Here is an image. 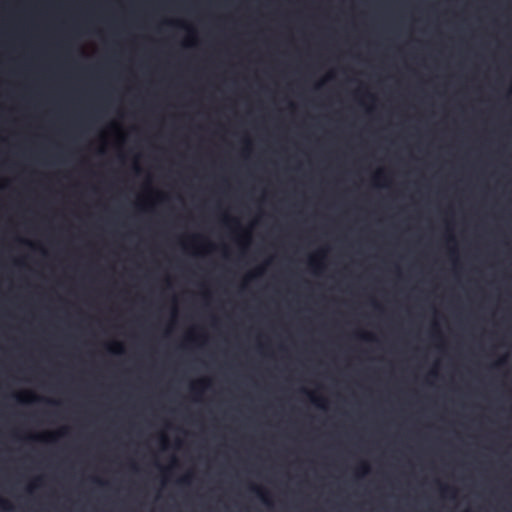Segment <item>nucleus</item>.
<instances>
[{"instance_id": "1", "label": "nucleus", "mask_w": 512, "mask_h": 512, "mask_svg": "<svg viewBox=\"0 0 512 512\" xmlns=\"http://www.w3.org/2000/svg\"><path fill=\"white\" fill-rule=\"evenodd\" d=\"M65 432H66V429H62L57 434L49 433V434H45V435H40V436H36L35 439H37L39 441H55L56 436L62 435Z\"/></svg>"}, {"instance_id": "2", "label": "nucleus", "mask_w": 512, "mask_h": 512, "mask_svg": "<svg viewBox=\"0 0 512 512\" xmlns=\"http://www.w3.org/2000/svg\"><path fill=\"white\" fill-rule=\"evenodd\" d=\"M16 399L18 402H21V403H28V402L39 400V398L36 397L32 393H26L25 397L23 395H16Z\"/></svg>"}, {"instance_id": "3", "label": "nucleus", "mask_w": 512, "mask_h": 512, "mask_svg": "<svg viewBox=\"0 0 512 512\" xmlns=\"http://www.w3.org/2000/svg\"><path fill=\"white\" fill-rule=\"evenodd\" d=\"M107 349L114 354H122L124 352L123 345L119 342H114L108 345Z\"/></svg>"}, {"instance_id": "4", "label": "nucleus", "mask_w": 512, "mask_h": 512, "mask_svg": "<svg viewBox=\"0 0 512 512\" xmlns=\"http://www.w3.org/2000/svg\"><path fill=\"white\" fill-rule=\"evenodd\" d=\"M250 489L255 492L260 498L261 500L266 503V504H269V500H268V497H267V493L264 492L261 488L257 487V486H254L252 485L250 487Z\"/></svg>"}, {"instance_id": "5", "label": "nucleus", "mask_w": 512, "mask_h": 512, "mask_svg": "<svg viewBox=\"0 0 512 512\" xmlns=\"http://www.w3.org/2000/svg\"><path fill=\"white\" fill-rule=\"evenodd\" d=\"M440 489H441L443 496H449L450 498L455 497V489H453L449 486H446V485H441Z\"/></svg>"}, {"instance_id": "6", "label": "nucleus", "mask_w": 512, "mask_h": 512, "mask_svg": "<svg viewBox=\"0 0 512 512\" xmlns=\"http://www.w3.org/2000/svg\"><path fill=\"white\" fill-rule=\"evenodd\" d=\"M304 392L310 396V399L313 403H315L317 406L324 408V399L314 397L310 392L304 390Z\"/></svg>"}, {"instance_id": "7", "label": "nucleus", "mask_w": 512, "mask_h": 512, "mask_svg": "<svg viewBox=\"0 0 512 512\" xmlns=\"http://www.w3.org/2000/svg\"><path fill=\"white\" fill-rule=\"evenodd\" d=\"M207 384L206 380H201L197 384H194L191 386V391L194 393L200 392V389H198V386H205Z\"/></svg>"}, {"instance_id": "8", "label": "nucleus", "mask_w": 512, "mask_h": 512, "mask_svg": "<svg viewBox=\"0 0 512 512\" xmlns=\"http://www.w3.org/2000/svg\"><path fill=\"white\" fill-rule=\"evenodd\" d=\"M0 508H2L4 510H10L11 509V505L9 504L8 501L0 498Z\"/></svg>"}, {"instance_id": "9", "label": "nucleus", "mask_w": 512, "mask_h": 512, "mask_svg": "<svg viewBox=\"0 0 512 512\" xmlns=\"http://www.w3.org/2000/svg\"><path fill=\"white\" fill-rule=\"evenodd\" d=\"M359 470L361 472L362 475L368 473L369 471V468H368V465L366 463H362L360 466H359Z\"/></svg>"}, {"instance_id": "10", "label": "nucleus", "mask_w": 512, "mask_h": 512, "mask_svg": "<svg viewBox=\"0 0 512 512\" xmlns=\"http://www.w3.org/2000/svg\"><path fill=\"white\" fill-rule=\"evenodd\" d=\"M189 481H190V476L189 475H186V476H184V477H182L180 479V482L185 483V484H188Z\"/></svg>"}, {"instance_id": "11", "label": "nucleus", "mask_w": 512, "mask_h": 512, "mask_svg": "<svg viewBox=\"0 0 512 512\" xmlns=\"http://www.w3.org/2000/svg\"><path fill=\"white\" fill-rule=\"evenodd\" d=\"M361 337H362L363 339H367V340H370V339H372V338H371V335H369V334H366V333H364V334H361Z\"/></svg>"}, {"instance_id": "12", "label": "nucleus", "mask_w": 512, "mask_h": 512, "mask_svg": "<svg viewBox=\"0 0 512 512\" xmlns=\"http://www.w3.org/2000/svg\"><path fill=\"white\" fill-rule=\"evenodd\" d=\"M382 176H383V172L379 171V172H377L375 177H376V179H380V178H382Z\"/></svg>"}, {"instance_id": "13", "label": "nucleus", "mask_w": 512, "mask_h": 512, "mask_svg": "<svg viewBox=\"0 0 512 512\" xmlns=\"http://www.w3.org/2000/svg\"><path fill=\"white\" fill-rule=\"evenodd\" d=\"M261 272H262L261 269H258L255 274H251L249 277L256 276V275L260 274Z\"/></svg>"}, {"instance_id": "14", "label": "nucleus", "mask_w": 512, "mask_h": 512, "mask_svg": "<svg viewBox=\"0 0 512 512\" xmlns=\"http://www.w3.org/2000/svg\"><path fill=\"white\" fill-rule=\"evenodd\" d=\"M310 264L315 265V259H311Z\"/></svg>"}, {"instance_id": "15", "label": "nucleus", "mask_w": 512, "mask_h": 512, "mask_svg": "<svg viewBox=\"0 0 512 512\" xmlns=\"http://www.w3.org/2000/svg\"><path fill=\"white\" fill-rule=\"evenodd\" d=\"M40 481H41V479H40V478H37V479H36V483H39Z\"/></svg>"}]
</instances>
